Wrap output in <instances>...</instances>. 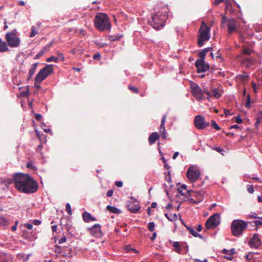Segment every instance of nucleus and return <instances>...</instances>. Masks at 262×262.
I'll return each mask as SVG.
<instances>
[{"mask_svg":"<svg viewBox=\"0 0 262 262\" xmlns=\"http://www.w3.org/2000/svg\"><path fill=\"white\" fill-rule=\"evenodd\" d=\"M173 246L174 248V250L178 253H181L182 249L180 246V243L178 242H175L173 243Z\"/></svg>","mask_w":262,"mask_h":262,"instance_id":"obj_25","label":"nucleus"},{"mask_svg":"<svg viewBox=\"0 0 262 262\" xmlns=\"http://www.w3.org/2000/svg\"><path fill=\"white\" fill-rule=\"evenodd\" d=\"M54 41L50 42L49 44L45 46L41 50L43 51V53H45L46 52L50 50L51 47Z\"/></svg>","mask_w":262,"mask_h":262,"instance_id":"obj_31","label":"nucleus"},{"mask_svg":"<svg viewBox=\"0 0 262 262\" xmlns=\"http://www.w3.org/2000/svg\"><path fill=\"white\" fill-rule=\"evenodd\" d=\"M238 78L243 81H245L248 79L249 76L240 75L238 76Z\"/></svg>","mask_w":262,"mask_h":262,"instance_id":"obj_45","label":"nucleus"},{"mask_svg":"<svg viewBox=\"0 0 262 262\" xmlns=\"http://www.w3.org/2000/svg\"><path fill=\"white\" fill-rule=\"evenodd\" d=\"M17 223L18 222H16L15 224L14 225H13L12 227H11V230L13 231H15L16 229H17Z\"/></svg>","mask_w":262,"mask_h":262,"instance_id":"obj_64","label":"nucleus"},{"mask_svg":"<svg viewBox=\"0 0 262 262\" xmlns=\"http://www.w3.org/2000/svg\"><path fill=\"white\" fill-rule=\"evenodd\" d=\"M66 210L68 214L71 215L72 214L71 205L69 203H67L66 206Z\"/></svg>","mask_w":262,"mask_h":262,"instance_id":"obj_38","label":"nucleus"},{"mask_svg":"<svg viewBox=\"0 0 262 262\" xmlns=\"http://www.w3.org/2000/svg\"><path fill=\"white\" fill-rule=\"evenodd\" d=\"M247 102L246 103L245 106L247 108H249L250 107V97L249 94L247 96Z\"/></svg>","mask_w":262,"mask_h":262,"instance_id":"obj_42","label":"nucleus"},{"mask_svg":"<svg viewBox=\"0 0 262 262\" xmlns=\"http://www.w3.org/2000/svg\"><path fill=\"white\" fill-rule=\"evenodd\" d=\"M131 199L133 200L128 202L126 207L130 212L136 213L140 208V205L135 200H133L132 197Z\"/></svg>","mask_w":262,"mask_h":262,"instance_id":"obj_15","label":"nucleus"},{"mask_svg":"<svg viewBox=\"0 0 262 262\" xmlns=\"http://www.w3.org/2000/svg\"><path fill=\"white\" fill-rule=\"evenodd\" d=\"M211 126H212L216 130H219L221 129L220 127L217 125L214 120L211 121Z\"/></svg>","mask_w":262,"mask_h":262,"instance_id":"obj_35","label":"nucleus"},{"mask_svg":"<svg viewBox=\"0 0 262 262\" xmlns=\"http://www.w3.org/2000/svg\"><path fill=\"white\" fill-rule=\"evenodd\" d=\"M17 33L16 29H14L6 34V39L10 47L16 48L20 44V39L17 36Z\"/></svg>","mask_w":262,"mask_h":262,"instance_id":"obj_7","label":"nucleus"},{"mask_svg":"<svg viewBox=\"0 0 262 262\" xmlns=\"http://www.w3.org/2000/svg\"><path fill=\"white\" fill-rule=\"evenodd\" d=\"M0 219H1V225H3V226L7 225L8 221L4 217H1Z\"/></svg>","mask_w":262,"mask_h":262,"instance_id":"obj_49","label":"nucleus"},{"mask_svg":"<svg viewBox=\"0 0 262 262\" xmlns=\"http://www.w3.org/2000/svg\"><path fill=\"white\" fill-rule=\"evenodd\" d=\"M59 58L58 57H55L54 56H51L47 59V61L48 62H51V61H54L55 62H57L58 61Z\"/></svg>","mask_w":262,"mask_h":262,"instance_id":"obj_34","label":"nucleus"},{"mask_svg":"<svg viewBox=\"0 0 262 262\" xmlns=\"http://www.w3.org/2000/svg\"><path fill=\"white\" fill-rule=\"evenodd\" d=\"M125 250L127 253H129L131 251H134L135 253H137V251L136 249L132 248L129 245L125 247Z\"/></svg>","mask_w":262,"mask_h":262,"instance_id":"obj_36","label":"nucleus"},{"mask_svg":"<svg viewBox=\"0 0 262 262\" xmlns=\"http://www.w3.org/2000/svg\"><path fill=\"white\" fill-rule=\"evenodd\" d=\"M113 194V189H110L109 190L107 193H106V195L107 197H111Z\"/></svg>","mask_w":262,"mask_h":262,"instance_id":"obj_55","label":"nucleus"},{"mask_svg":"<svg viewBox=\"0 0 262 262\" xmlns=\"http://www.w3.org/2000/svg\"><path fill=\"white\" fill-rule=\"evenodd\" d=\"M122 37V35H111L109 36V40L111 41L119 40Z\"/></svg>","mask_w":262,"mask_h":262,"instance_id":"obj_29","label":"nucleus"},{"mask_svg":"<svg viewBox=\"0 0 262 262\" xmlns=\"http://www.w3.org/2000/svg\"><path fill=\"white\" fill-rule=\"evenodd\" d=\"M187 177L191 183L195 182L200 177V170L194 166H190L187 171Z\"/></svg>","mask_w":262,"mask_h":262,"instance_id":"obj_9","label":"nucleus"},{"mask_svg":"<svg viewBox=\"0 0 262 262\" xmlns=\"http://www.w3.org/2000/svg\"><path fill=\"white\" fill-rule=\"evenodd\" d=\"M101 228V225L99 224H97L93 225L92 227L88 228V230L93 236L101 237L103 235Z\"/></svg>","mask_w":262,"mask_h":262,"instance_id":"obj_12","label":"nucleus"},{"mask_svg":"<svg viewBox=\"0 0 262 262\" xmlns=\"http://www.w3.org/2000/svg\"><path fill=\"white\" fill-rule=\"evenodd\" d=\"M210 28L204 21L202 22L201 28L199 29L198 35V45L201 47L204 45V42L208 41L210 39Z\"/></svg>","mask_w":262,"mask_h":262,"instance_id":"obj_6","label":"nucleus"},{"mask_svg":"<svg viewBox=\"0 0 262 262\" xmlns=\"http://www.w3.org/2000/svg\"><path fill=\"white\" fill-rule=\"evenodd\" d=\"M188 201L189 202V203H194V204H196V203H199V201H194L193 199L192 198H189V199H188Z\"/></svg>","mask_w":262,"mask_h":262,"instance_id":"obj_62","label":"nucleus"},{"mask_svg":"<svg viewBox=\"0 0 262 262\" xmlns=\"http://www.w3.org/2000/svg\"><path fill=\"white\" fill-rule=\"evenodd\" d=\"M38 33V31L37 30L36 27L35 26H32L31 28V32L30 35V37H34Z\"/></svg>","mask_w":262,"mask_h":262,"instance_id":"obj_32","label":"nucleus"},{"mask_svg":"<svg viewBox=\"0 0 262 262\" xmlns=\"http://www.w3.org/2000/svg\"><path fill=\"white\" fill-rule=\"evenodd\" d=\"M248 244L251 248H258L261 244V239L259 238V234L254 233L252 237L248 241Z\"/></svg>","mask_w":262,"mask_h":262,"instance_id":"obj_14","label":"nucleus"},{"mask_svg":"<svg viewBox=\"0 0 262 262\" xmlns=\"http://www.w3.org/2000/svg\"><path fill=\"white\" fill-rule=\"evenodd\" d=\"M220 224V215L215 213L210 216L207 220L205 226L207 229H214Z\"/></svg>","mask_w":262,"mask_h":262,"instance_id":"obj_11","label":"nucleus"},{"mask_svg":"<svg viewBox=\"0 0 262 262\" xmlns=\"http://www.w3.org/2000/svg\"><path fill=\"white\" fill-rule=\"evenodd\" d=\"M190 89L193 96L197 100L201 101L203 99H205L204 92L198 84L194 82L191 81Z\"/></svg>","mask_w":262,"mask_h":262,"instance_id":"obj_8","label":"nucleus"},{"mask_svg":"<svg viewBox=\"0 0 262 262\" xmlns=\"http://www.w3.org/2000/svg\"><path fill=\"white\" fill-rule=\"evenodd\" d=\"M166 16L160 12L152 15L148 19V24L156 30H160L165 26Z\"/></svg>","mask_w":262,"mask_h":262,"instance_id":"obj_3","label":"nucleus"},{"mask_svg":"<svg viewBox=\"0 0 262 262\" xmlns=\"http://www.w3.org/2000/svg\"><path fill=\"white\" fill-rule=\"evenodd\" d=\"M128 89L129 90L132 91L134 93H138L139 92V90L137 88L133 86L132 85H128Z\"/></svg>","mask_w":262,"mask_h":262,"instance_id":"obj_33","label":"nucleus"},{"mask_svg":"<svg viewBox=\"0 0 262 262\" xmlns=\"http://www.w3.org/2000/svg\"><path fill=\"white\" fill-rule=\"evenodd\" d=\"M41 221L39 220H34L33 222V223L35 225H39L41 224Z\"/></svg>","mask_w":262,"mask_h":262,"instance_id":"obj_60","label":"nucleus"},{"mask_svg":"<svg viewBox=\"0 0 262 262\" xmlns=\"http://www.w3.org/2000/svg\"><path fill=\"white\" fill-rule=\"evenodd\" d=\"M247 191L249 193H253L254 190L252 186H249V187L247 188Z\"/></svg>","mask_w":262,"mask_h":262,"instance_id":"obj_52","label":"nucleus"},{"mask_svg":"<svg viewBox=\"0 0 262 262\" xmlns=\"http://www.w3.org/2000/svg\"><path fill=\"white\" fill-rule=\"evenodd\" d=\"M212 149L216 151L217 152L221 153L222 155H224V154L223 152H224L225 150L223 148L220 147H213Z\"/></svg>","mask_w":262,"mask_h":262,"instance_id":"obj_39","label":"nucleus"},{"mask_svg":"<svg viewBox=\"0 0 262 262\" xmlns=\"http://www.w3.org/2000/svg\"><path fill=\"white\" fill-rule=\"evenodd\" d=\"M55 252L56 253L60 254L61 253V248L60 246H56L55 249Z\"/></svg>","mask_w":262,"mask_h":262,"instance_id":"obj_50","label":"nucleus"},{"mask_svg":"<svg viewBox=\"0 0 262 262\" xmlns=\"http://www.w3.org/2000/svg\"><path fill=\"white\" fill-rule=\"evenodd\" d=\"M194 125L198 129H203L210 125L209 122L206 121L204 117L202 115H197L194 117Z\"/></svg>","mask_w":262,"mask_h":262,"instance_id":"obj_10","label":"nucleus"},{"mask_svg":"<svg viewBox=\"0 0 262 262\" xmlns=\"http://www.w3.org/2000/svg\"><path fill=\"white\" fill-rule=\"evenodd\" d=\"M82 218H83V221L86 223H89L91 221H97V219L95 217H93L90 213H89L86 211L82 213Z\"/></svg>","mask_w":262,"mask_h":262,"instance_id":"obj_17","label":"nucleus"},{"mask_svg":"<svg viewBox=\"0 0 262 262\" xmlns=\"http://www.w3.org/2000/svg\"><path fill=\"white\" fill-rule=\"evenodd\" d=\"M252 52V50L249 48H244L243 50V54H246V55H250Z\"/></svg>","mask_w":262,"mask_h":262,"instance_id":"obj_43","label":"nucleus"},{"mask_svg":"<svg viewBox=\"0 0 262 262\" xmlns=\"http://www.w3.org/2000/svg\"><path fill=\"white\" fill-rule=\"evenodd\" d=\"M198 73L205 72L209 68V66L205 63L204 60L197 59L194 64Z\"/></svg>","mask_w":262,"mask_h":262,"instance_id":"obj_13","label":"nucleus"},{"mask_svg":"<svg viewBox=\"0 0 262 262\" xmlns=\"http://www.w3.org/2000/svg\"><path fill=\"white\" fill-rule=\"evenodd\" d=\"M254 224L256 226H262V222L259 220H256L254 221Z\"/></svg>","mask_w":262,"mask_h":262,"instance_id":"obj_59","label":"nucleus"},{"mask_svg":"<svg viewBox=\"0 0 262 262\" xmlns=\"http://www.w3.org/2000/svg\"><path fill=\"white\" fill-rule=\"evenodd\" d=\"M41 70L43 71V73L48 76L53 72V66L52 64H48L41 69Z\"/></svg>","mask_w":262,"mask_h":262,"instance_id":"obj_19","label":"nucleus"},{"mask_svg":"<svg viewBox=\"0 0 262 262\" xmlns=\"http://www.w3.org/2000/svg\"><path fill=\"white\" fill-rule=\"evenodd\" d=\"M235 121L237 123H241L243 122V120L240 118L239 116L235 117Z\"/></svg>","mask_w":262,"mask_h":262,"instance_id":"obj_48","label":"nucleus"},{"mask_svg":"<svg viewBox=\"0 0 262 262\" xmlns=\"http://www.w3.org/2000/svg\"><path fill=\"white\" fill-rule=\"evenodd\" d=\"M198 195H200V201L201 200H202L203 199V196L204 195V194L205 193V191H203V190H200L199 191H198L197 193Z\"/></svg>","mask_w":262,"mask_h":262,"instance_id":"obj_47","label":"nucleus"},{"mask_svg":"<svg viewBox=\"0 0 262 262\" xmlns=\"http://www.w3.org/2000/svg\"><path fill=\"white\" fill-rule=\"evenodd\" d=\"M247 223L241 220H234L231 223V230L232 235L236 237H239L243 231L247 228Z\"/></svg>","mask_w":262,"mask_h":262,"instance_id":"obj_4","label":"nucleus"},{"mask_svg":"<svg viewBox=\"0 0 262 262\" xmlns=\"http://www.w3.org/2000/svg\"><path fill=\"white\" fill-rule=\"evenodd\" d=\"M166 119V116L164 115L162 117L161 122V125H160V132H162V131L165 130V121Z\"/></svg>","mask_w":262,"mask_h":262,"instance_id":"obj_27","label":"nucleus"},{"mask_svg":"<svg viewBox=\"0 0 262 262\" xmlns=\"http://www.w3.org/2000/svg\"><path fill=\"white\" fill-rule=\"evenodd\" d=\"M159 136L157 132L152 133L149 136L148 142L149 144L151 145L155 143L156 140L159 138Z\"/></svg>","mask_w":262,"mask_h":262,"instance_id":"obj_20","label":"nucleus"},{"mask_svg":"<svg viewBox=\"0 0 262 262\" xmlns=\"http://www.w3.org/2000/svg\"><path fill=\"white\" fill-rule=\"evenodd\" d=\"M100 58V54L99 53L95 54L93 55V59L95 60H98Z\"/></svg>","mask_w":262,"mask_h":262,"instance_id":"obj_54","label":"nucleus"},{"mask_svg":"<svg viewBox=\"0 0 262 262\" xmlns=\"http://www.w3.org/2000/svg\"><path fill=\"white\" fill-rule=\"evenodd\" d=\"M21 95L23 96H28L29 95L28 89L26 91L22 92L21 93Z\"/></svg>","mask_w":262,"mask_h":262,"instance_id":"obj_61","label":"nucleus"},{"mask_svg":"<svg viewBox=\"0 0 262 262\" xmlns=\"http://www.w3.org/2000/svg\"><path fill=\"white\" fill-rule=\"evenodd\" d=\"M67 241V238H66V237H61L58 241V243L61 244H62L64 242H66Z\"/></svg>","mask_w":262,"mask_h":262,"instance_id":"obj_57","label":"nucleus"},{"mask_svg":"<svg viewBox=\"0 0 262 262\" xmlns=\"http://www.w3.org/2000/svg\"><path fill=\"white\" fill-rule=\"evenodd\" d=\"M45 53H43V51H42L40 50L35 56L34 59H39L41 56H42Z\"/></svg>","mask_w":262,"mask_h":262,"instance_id":"obj_44","label":"nucleus"},{"mask_svg":"<svg viewBox=\"0 0 262 262\" xmlns=\"http://www.w3.org/2000/svg\"><path fill=\"white\" fill-rule=\"evenodd\" d=\"M94 25L100 31L110 30L111 27L108 16L102 13H99L95 16Z\"/></svg>","mask_w":262,"mask_h":262,"instance_id":"obj_2","label":"nucleus"},{"mask_svg":"<svg viewBox=\"0 0 262 262\" xmlns=\"http://www.w3.org/2000/svg\"><path fill=\"white\" fill-rule=\"evenodd\" d=\"M24 226L29 230H31L33 228V225L29 223L25 224Z\"/></svg>","mask_w":262,"mask_h":262,"instance_id":"obj_53","label":"nucleus"},{"mask_svg":"<svg viewBox=\"0 0 262 262\" xmlns=\"http://www.w3.org/2000/svg\"><path fill=\"white\" fill-rule=\"evenodd\" d=\"M212 96L216 99L219 98L222 95V94L216 89L212 90Z\"/></svg>","mask_w":262,"mask_h":262,"instance_id":"obj_28","label":"nucleus"},{"mask_svg":"<svg viewBox=\"0 0 262 262\" xmlns=\"http://www.w3.org/2000/svg\"><path fill=\"white\" fill-rule=\"evenodd\" d=\"M8 50L7 43L5 41H3L2 39L0 38V52H4Z\"/></svg>","mask_w":262,"mask_h":262,"instance_id":"obj_22","label":"nucleus"},{"mask_svg":"<svg viewBox=\"0 0 262 262\" xmlns=\"http://www.w3.org/2000/svg\"><path fill=\"white\" fill-rule=\"evenodd\" d=\"M253 62L252 59L250 58H245L242 61V64L244 66L248 68L250 67Z\"/></svg>","mask_w":262,"mask_h":262,"instance_id":"obj_21","label":"nucleus"},{"mask_svg":"<svg viewBox=\"0 0 262 262\" xmlns=\"http://www.w3.org/2000/svg\"><path fill=\"white\" fill-rule=\"evenodd\" d=\"M187 228V230H189V231L190 232V233L193 235V236H195V235L196 234V233H197L194 229H193L191 227H190V226H185Z\"/></svg>","mask_w":262,"mask_h":262,"instance_id":"obj_40","label":"nucleus"},{"mask_svg":"<svg viewBox=\"0 0 262 262\" xmlns=\"http://www.w3.org/2000/svg\"><path fill=\"white\" fill-rule=\"evenodd\" d=\"M43 73V71L41 69L36 75L35 78L36 83H40L48 77L47 75H45Z\"/></svg>","mask_w":262,"mask_h":262,"instance_id":"obj_16","label":"nucleus"},{"mask_svg":"<svg viewBox=\"0 0 262 262\" xmlns=\"http://www.w3.org/2000/svg\"><path fill=\"white\" fill-rule=\"evenodd\" d=\"M155 223L154 222H150L148 223V229L151 231L152 232L154 231L155 229Z\"/></svg>","mask_w":262,"mask_h":262,"instance_id":"obj_37","label":"nucleus"},{"mask_svg":"<svg viewBox=\"0 0 262 262\" xmlns=\"http://www.w3.org/2000/svg\"><path fill=\"white\" fill-rule=\"evenodd\" d=\"M179 192L182 195L184 196L190 195L191 192L190 190H187V186L183 184L180 188L178 189Z\"/></svg>","mask_w":262,"mask_h":262,"instance_id":"obj_18","label":"nucleus"},{"mask_svg":"<svg viewBox=\"0 0 262 262\" xmlns=\"http://www.w3.org/2000/svg\"><path fill=\"white\" fill-rule=\"evenodd\" d=\"M106 209L108 211L114 213L119 214L121 213V211L119 209L114 206L108 205Z\"/></svg>","mask_w":262,"mask_h":262,"instance_id":"obj_24","label":"nucleus"},{"mask_svg":"<svg viewBox=\"0 0 262 262\" xmlns=\"http://www.w3.org/2000/svg\"><path fill=\"white\" fill-rule=\"evenodd\" d=\"M22 237L24 239H27L28 241L31 240V237L29 236V232L26 230H24L23 231Z\"/></svg>","mask_w":262,"mask_h":262,"instance_id":"obj_30","label":"nucleus"},{"mask_svg":"<svg viewBox=\"0 0 262 262\" xmlns=\"http://www.w3.org/2000/svg\"><path fill=\"white\" fill-rule=\"evenodd\" d=\"M14 182L16 189L24 193H33L38 189L37 182L28 174H15Z\"/></svg>","mask_w":262,"mask_h":262,"instance_id":"obj_1","label":"nucleus"},{"mask_svg":"<svg viewBox=\"0 0 262 262\" xmlns=\"http://www.w3.org/2000/svg\"><path fill=\"white\" fill-rule=\"evenodd\" d=\"M222 27L226 26L229 34H232L237 31L239 26V22L235 18H228L225 15H222L221 21Z\"/></svg>","mask_w":262,"mask_h":262,"instance_id":"obj_5","label":"nucleus"},{"mask_svg":"<svg viewBox=\"0 0 262 262\" xmlns=\"http://www.w3.org/2000/svg\"><path fill=\"white\" fill-rule=\"evenodd\" d=\"M115 185L118 187H121L123 185V183L122 181H116L115 182Z\"/></svg>","mask_w":262,"mask_h":262,"instance_id":"obj_56","label":"nucleus"},{"mask_svg":"<svg viewBox=\"0 0 262 262\" xmlns=\"http://www.w3.org/2000/svg\"><path fill=\"white\" fill-rule=\"evenodd\" d=\"M236 253L235 250L234 248H232L228 250V255H232Z\"/></svg>","mask_w":262,"mask_h":262,"instance_id":"obj_51","label":"nucleus"},{"mask_svg":"<svg viewBox=\"0 0 262 262\" xmlns=\"http://www.w3.org/2000/svg\"><path fill=\"white\" fill-rule=\"evenodd\" d=\"M42 118V116L39 114H35V119L37 121H40Z\"/></svg>","mask_w":262,"mask_h":262,"instance_id":"obj_58","label":"nucleus"},{"mask_svg":"<svg viewBox=\"0 0 262 262\" xmlns=\"http://www.w3.org/2000/svg\"><path fill=\"white\" fill-rule=\"evenodd\" d=\"M165 216L170 222H173L177 220L178 216L176 214H173L171 215H169L168 213H166L164 214Z\"/></svg>","mask_w":262,"mask_h":262,"instance_id":"obj_26","label":"nucleus"},{"mask_svg":"<svg viewBox=\"0 0 262 262\" xmlns=\"http://www.w3.org/2000/svg\"><path fill=\"white\" fill-rule=\"evenodd\" d=\"M37 65L38 62L35 63L32 65V67L30 68L29 71V77L28 78V80H30V79L31 78V77L34 74L35 70L37 68Z\"/></svg>","mask_w":262,"mask_h":262,"instance_id":"obj_23","label":"nucleus"},{"mask_svg":"<svg viewBox=\"0 0 262 262\" xmlns=\"http://www.w3.org/2000/svg\"><path fill=\"white\" fill-rule=\"evenodd\" d=\"M199 56L200 57V58L199 59L204 60L205 56H206V54H205V53H204V52L201 51L199 54Z\"/></svg>","mask_w":262,"mask_h":262,"instance_id":"obj_46","label":"nucleus"},{"mask_svg":"<svg viewBox=\"0 0 262 262\" xmlns=\"http://www.w3.org/2000/svg\"><path fill=\"white\" fill-rule=\"evenodd\" d=\"M251 84H252V88L254 90V92L255 93L256 92V84L255 83H254V82H251Z\"/></svg>","mask_w":262,"mask_h":262,"instance_id":"obj_63","label":"nucleus"},{"mask_svg":"<svg viewBox=\"0 0 262 262\" xmlns=\"http://www.w3.org/2000/svg\"><path fill=\"white\" fill-rule=\"evenodd\" d=\"M26 166L27 168H31L33 170L36 169V168L33 165V163L31 161L28 162L26 164Z\"/></svg>","mask_w":262,"mask_h":262,"instance_id":"obj_41","label":"nucleus"}]
</instances>
